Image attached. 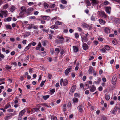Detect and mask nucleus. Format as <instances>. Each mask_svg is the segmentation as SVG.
<instances>
[{"mask_svg":"<svg viewBox=\"0 0 120 120\" xmlns=\"http://www.w3.org/2000/svg\"><path fill=\"white\" fill-rule=\"evenodd\" d=\"M12 18L11 17H9L8 18L6 19V20L7 21L9 22L11 20Z\"/></svg>","mask_w":120,"mask_h":120,"instance_id":"53","label":"nucleus"},{"mask_svg":"<svg viewBox=\"0 0 120 120\" xmlns=\"http://www.w3.org/2000/svg\"><path fill=\"white\" fill-rule=\"evenodd\" d=\"M56 5L55 4H51L49 6V8H53L55 7Z\"/></svg>","mask_w":120,"mask_h":120,"instance_id":"40","label":"nucleus"},{"mask_svg":"<svg viewBox=\"0 0 120 120\" xmlns=\"http://www.w3.org/2000/svg\"><path fill=\"white\" fill-rule=\"evenodd\" d=\"M109 4V2L107 1H105L104 3V4L105 5H107Z\"/></svg>","mask_w":120,"mask_h":120,"instance_id":"59","label":"nucleus"},{"mask_svg":"<svg viewBox=\"0 0 120 120\" xmlns=\"http://www.w3.org/2000/svg\"><path fill=\"white\" fill-rule=\"evenodd\" d=\"M49 95H47L43 96V98L45 100H46L48 98H49Z\"/></svg>","mask_w":120,"mask_h":120,"instance_id":"34","label":"nucleus"},{"mask_svg":"<svg viewBox=\"0 0 120 120\" xmlns=\"http://www.w3.org/2000/svg\"><path fill=\"white\" fill-rule=\"evenodd\" d=\"M75 37L76 38H78L79 37V35L77 33H75Z\"/></svg>","mask_w":120,"mask_h":120,"instance_id":"55","label":"nucleus"},{"mask_svg":"<svg viewBox=\"0 0 120 120\" xmlns=\"http://www.w3.org/2000/svg\"><path fill=\"white\" fill-rule=\"evenodd\" d=\"M48 61L51 62L52 60V59L50 57H49L47 59Z\"/></svg>","mask_w":120,"mask_h":120,"instance_id":"60","label":"nucleus"},{"mask_svg":"<svg viewBox=\"0 0 120 120\" xmlns=\"http://www.w3.org/2000/svg\"><path fill=\"white\" fill-rule=\"evenodd\" d=\"M15 7L14 6H12L10 8V10L11 12L15 10Z\"/></svg>","mask_w":120,"mask_h":120,"instance_id":"27","label":"nucleus"},{"mask_svg":"<svg viewBox=\"0 0 120 120\" xmlns=\"http://www.w3.org/2000/svg\"><path fill=\"white\" fill-rule=\"evenodd\" d=\"M73 51L75 52H77L79 51L78 48L75 46H73Z\"/></svg>","mask_w":120,"mask_h":120,"instance_id":"20","label":"nucleus"},{"mask_svg":"<svg viewBox=\"0 0 120 120\" xmlns=\"http://www.w3.org/2000/svg\"><path fill=\"white\" fill-rule=\"evenodd\" d=\"M82 47L83 49L85 50H87L88 48L87 45L85 43H83V44Z\"/></svg>","mask_w":120,"mask_h":120,"instance_id":"12","label":"nucleus"},{"mask_svg":"<svg viewBox=\"0 0 120 120\" xmlns=\"http://www.w3.org/2000/svg\"><path fill=\"white\" fill-rule=\"evenodd\" d=\"M73 101L74 103H75L78 101V99L77 98H74L73 99Z\"/></svg>","mask_w":120,"mask_h":120,"instance_id":"33","label":"nucleus"},{"mask_svg":"<svg viewBox=\"0 0 120 120\" xmlns=\"http://www.w3.org/2000/svg\"><path fill=\"white\" fill-rule=\"evenodd\" d=\"M29 120H36V119L34 117H29Z\"/></svg>","mask_w":120,"mask_h":120,"instance_id":"63","label":"nucleus"},{"mask_svg":"<svg viewBox=\"0 0 120 120\" xmlns=\"http://www.w3.org/2000/svg\"><path fill=\"white\" fill-rule=\"evenodd\" d=\"M59 38L61 39L62 40H61V43H64L63 41L64 40V38L62 37H59Z\"/></svg>","mask_w":120,"mask_h":120,"instance_id":"54","label":"nucleus"},{"mask_svg":"<svg viewBox=\"0 0 120 120\" xmlns=\"http://www.w3.org/2000/svg\"><path fill=\"white\" fill-rule=\"evenodd\" d=\"M42 18L44 19L47 20H48L50 19V17L49 16H43Z\"/></svg>","mask_w":120,"mask_h":120,"instance_id":"19","label":"nucleus"},{"mask_svg":"<svg viewBox=\"0 0 120 120\" xmlns=\"http://www.w3.org/2000/svg\"><path fill=\"white\" fill-rule=\"evenodd\" d=\"M112 42L113 44L115 45H116L117 43V41L116 39L113 40Z\"/></svg>","mask_w":120,"mask_h":120,"instance_id":"44","label":"nucleus"},{"mask_svg":"<svg viewBox=\"0 0 120 120\" xmlns=\"http://www.w3.org/2000/svg\"><path fill=\"white\" fill-rule=\"evenodd\" d=\"M71 106V103L70 102H69L67 105V106L68 107H70Z\"/></svg>","mask_w":120,"mask_h":120,"instance_id":"62","label":"nucleus"},{"mask_svg":"<svg viewBox=\"0 0 120 120\" xmlns=\"http://www.w3.org/2000/svg\"><path fill=\"white\" fill-rule=\"evenodd\" d=\"M0 57L2 59H4L5 57L4 55L0 53Z\"/></svg>","mask_w":120,"mask_h":120,"instance_id":"61","label":"nucleus"},{"mask_svg":"<svg viewBox=\"0 0 120 120\" xmlns=\"http://www.w3.org/2000/svg\"><path fill=\"white\" fill-rule=\"evenodd\" d=\"M11 105L8 103L5 106L4 108L5 109H7L8 108H11Z\"/></svg>","mask_w":120,"mask_h":120,"instance_id":"32","label":"nucleus"},{"mask_svg":"<svg viewBox=\"0 0 120 120\" xmlns=\"http://www.w3.org/2000/svg\"><path fill=\"white\" fill-rule=\"evenodd\" d=\"M89 35L87 33V34H85V35L81 36L82 41V42H86L88 41V38L87 37Z\"/></svg>","mask_w":120,"mask_h":120,"instance_id":"2","label":"nucleus"},{"mask_svg":"<svg viewBox=\"0 0 120 120\" xmlns=\"http://www.w3.org/2000/svg\"><path fill=\"white\" fill-rule=\"evenodd\" d=\"M68 29H65L63 31L64 33H66L68 32Z\"/></svg>","mask_w":120,"mask_h":120,"instance_id":"57","label":"nucleus"},{"mask_svg":"<svg viewBox=\"0 0 120 120\" xmlns=\"http://www.w3.org/2000/svg\"><path fill=\"white\" fill-rule=\"evenodd\" d=\"M48 42V41L46 40H45L42 41V45L44 46L46 45V44Z\"/></svg>","mask_w":120,"mask_h":120,"instance_id":"30","label":"nucleus"},{"mask_svg":"<svg viewBox=\"0 0 120 120\" xmlns=\"http://www.w3.org/2000/svg\"><path fill=\"white\" fill-rule=\"evenodd\" d=\"M45 81V80L44 81H42L41 83H40V86L41 87H42L43 86L44 83Z\"/></svg>","mask_w":120,"mask_h":120,"instance_id":"48","label":"nucleus"},{"mask_svg":"<svg viewBox=\"0 0 120 120\" xmlns=\"http://www.w3.org/2000/svg\"><path fill=\"white\" fill-rule=\"evenodd\" d=\"M55 51L56 52V53L58 54L60 52V50L59 49L56 48L55 49Z\"/></svg>","mask_w":120,"mask_h":120,"instance_id":"43","label":"nucleus"},{"mask_svg":"<svg viewBox=\"0 0 120 120\" xmlns=\"http://www.w3.org/2000/svg\"><path fill=\"white\" fill-rule=\"evenodd\" d=\"M50 28L55 30L58 28V26H56L55 25H53L50 27Z\"/></svg>","mask_w":120,"mask_h":120,"instance_id":"29","label":"nucleus"},{"mask_svg":"<svg viewBox=\"0 0 120 120\" xmlns=\"http://www.w3.org/2000/svg\"><path fill=\"white\" fill-rule=\"evenodd\" d=\"M66 41L67 42H69L70 40V38H66L65 39Z\"/></svg>","mask_w":120,"mask_h":120,"instance_id":"49","label":"nucleus"},{"mask_svg":"<svg viewBox=\"0 0 120 120\" xmlns=\"http://www.w3.org/2000/svg\"><path fill=\"white\" fill-rule=\"evenodd\" d=\"M26 111V110L25 109L22 110L19 114V117H21L24 114Z\"/></svg>","mask_w":120,"mask_h":120,"instance_id":"13","label":"nucleus"},{"mask_svg":"<svg viewBox=\"0 0 120 120\" xmlns=\"http://www.w3.org/2000/svg\"><path fill=\"white\" fill-rule=\"evenodd\" d=\"M91 20L93 21H95V18L94 16L93 15H92L90 18Z\"/></svg>","mask_w":120,"mask_h":120,"instance_id":"39","label":"nucleus"},{"mask_svg":"<svg viewBox=\"0 0 120 120\" xmlns=\"http://www.w3.org/2000/svg\"><path fill=\"white\" fill-rule=\"evenodd\" d=\"M92 3L93 5H95L96 4H97L98 3V0H91Z\"/></svg>","mask_w":120,"mask_h":120,"instance_id":"21","label":"nucleus"},{"mask_svg":"<svg viewBox=\"0 0 120 120\" xmlns=\"http://www.w3.org/2000/svg\"><path fill=\"white\" fill-rule=\"evenodd\" d=\"M105 49L107 50H109L110 49V48L108 45H106L105 47Z\"/></svg>","mask_w":120,"mask_h":120,"instance_id":"42","label":"nucleus"},{"mask_svg":"<svg viewBox=\"0 0 120 120\" xmlns=\"http://www.w3.org/2000/svg\"><path fill=\"white\" fill-rule=\"evenodd\" d=\"M34 10V9L32 8H28L26 10V12L28 14H30L31 12Z\"/></svg>","mask_w":120,"mask_h":120,"instance_id":"10","label":"nucleus"},{"mask_svg":"<svg viewBox=\"0 0 120 120\" xmlns=\"http://www.w3.org/2000/svg\"><path fill=\"white\" fill-rule=\"evenodd\" d=\"M76 86L75 85H73L72 86L71 90L70 92H71V93H73L75 90L76 89Z\"/></svg>","mask_w":120,"mask_h":120,"instance_id":"14","label":"nucleus"},{"mask_svg":"<svg viewBox=\"0 0 120 120\" xmlns=\"http://www.w3.org/2000/svg\"><path fill=\"white\" fill-rule=\"evenodd\" d=\"M99 22L100 24L103 25L105 23V21L103 20L100 19L99 20Z\"/></svg>","mask_w":120,"mask_h":120,"instance_id":"16","label":"nucleus"},{"mask_svg":"<svg viewBox=\"0 0 120 120\" xmlns=\"http://www.w3.org/2000/svg\"><path fill=\"white\" fill-rule=\"evenodd\" d=\"M30 33L28 32H27L25 33L24 35L22 36H23L24 38H26L28 37L30 35Z\"/></svg>","mask_w":120,"mask_h":120,"instance_id":"26","label":"nucleus"},{"mask_svg":"<svg viewBox=\"0 0 120 120\" xmlns=\"http://www.w3.org/2000/svg\"><path fill=\"white\" fill-rule=\"evenodd\" d=\"M63 23L61 22L57 21L55 22L56 25L58 26L59 25H62L63 24Z\"/></svg>","mask_w":120,"mask_h":120,"instance_id":"18","label":"nucleus"},{"mask_svg":"<svg viewBox=\"0 0 120 120\" xmlns=\"http://www.w3.org/2000/svg\"><path fill=\"white\" fill-rule=\"evenodd\" d=\"M86 4L88 6H90L91 5L90 2L88 0H85V1Z\"/></svg>","mask_w":120,"mask_h":120,"instance_id":"31","label":"nucleus"},{"mask_svg":"<svg viewBox=\"0 0 120 120\" xmlns=\"http://www.w3.org/2000/svg\"><path fill=\"white\" fill-rule=\"evenodd\" d=\"M8 7V4H6L4 5L3 6V8L4 9H6Z\"/></svg>","mask_w":120,"mask_h":120,"instance_id":"47","label":"nucleus"},{"mask_svg":"<svg viewBox=\"0 0 120 120\" xmlns=\"http://www.w3.org/2000/svg\"><path fill=\"white\" fill-rule=\"evenodd\" d=\"M72 67L71 66L68 67L67 69L65 71V73L66 75H68L69 73L71 71L72 68Z\"/></svg>","mask_w":120,"mask_h":120,"instance_id":"4","label":"nucleus"},{"mask_svg":"<svg viewBox=\"0 0 120 120\" xmlns=\"http://www.w3.org/2000/svg\"><path fill=\"white\" fill-rule=\"evenodd\" d=\"M11 67V66L10 67L8 65H6L5 66V68L8 69H10Z\"/></svg>","mask_w":120,"mask_h":120,"instance_id":"51","label":"nucleus"},{"mask_svg":"<svg viewBox=\"0 0 120 120\" xmlns=\"http://www.w3.org/2000/svg\"><path fill=\"white\" fill-rule=\"evenodd\" d=\"M118 109V108L116 106L113 109L112 112V113L114 114L115 113V112L117 111Z\"/></svg>","mask_w":120,"mask_h":120,"instance_id":"17","label":"nucleus"},{"mask_svg":"<svg viewBox=\"0 0 120 120\" xmlns=\"http://www.w3.org/2000/svg\"><path fill=\"white\" fill-rule=\"evenodd\" d=\"M44 6L45 9H47L49 6V5L47 3H45L44 4Z\"/></svg>","mask_w":120,"mask_h":120,"instance_id":"38","label":"nucleus"},{"mask_svg":"<svg viewBox=\"0 0 120 120\" xmlns=\"http://www.w3.org/2000/svg\"><path fill=\"white\" fill-rule=\"evenodd\" d=\"M60 6L61 9H64L65 8V6L61 4H60Z\"/></svg>","mask_w":120,"mask_h":120,"instance_id":"58","label":"nucleus"},{"mask_svg":"<svg viewBox=\"0 0 120 120\" xmlns=\"http://www.w3.org/2000/svg\"><path fill=\"white\" fill-rule=\"evenodd\" d=\"M82 26L84 27H88V25L85 23H84L82 24Z\"/></svg>","mask_w":120,"mask_h":120,"instance_id":"41","label":"nucleus"},{"mask_svg":"<svg viewBox=\"0 0 120 120\" xmlns=\"http://www.w3.org/2000/svg\"><path fill=\"white\" fill-rule=\"evenodd\" d=\"M98 81H95L94 82L95 83L97 84H98L101 80V79L98 77Z\"/></svg>","mask_w":120,"mask_h":120,"instance_id":"28","label":"nucleus"},{"mask_svg":"<svg viewBox=\"0 0 120 120\" xmlns=\"http://www.w3.org/2000/svg\"><path fill=\"white\" fill-rule=\"evenodd\" d=\"M34 26L33 24H27V29L28 30H30L32 29L33 27V26Z\"/></svg>","mask_w":120,"mask_h":120,"instance_id":"23","label":"nucleus"},{"mask_svg":"<svg viewBox=\"0 0 120 120\" xmlns=\"http://www.w3.org/2000/svg\"><path fill=\"white\" fill-rule=\"evenodd\" d=\"M105 31L106 33H110V30L108 28H105Z\"/></svg>","mask_w":120,"mask_h":120,"instance_id":"25","label":"nucleus"},{"mask_svg":"<svg viewBox=\"0 0 120 120\" xmlns=\"http://www.w3.org/2000/svg\"><path fill=\"white\" fill-rule=\"evenodd\" d=\"M58 18H59V17L57 16H55L54 18H52L51 20L52 21H53L54 20H56Z\"/></svg>","mask_w":120,"mask_h":120,"instance_id":"45","label":"nucleus"},{"mask_svg":"<svg viewBox=\"0 0 120 120\" xmlns=\"http://www.w3.org/2000/svg\"><path fill=\"white\" fill-rule=\"evenodd\" d=\"M99 12V15L100 16L104 18H105L107 17L106 15H105V12L102 11H98Z\"/></svg>","mask_w":120,"mask_h":120,"instance_id":"6","label":"nucleus"},{"mask_svg":"<svg viewBox=\"0 0 120 120\" xmlns=\"http://www.w3.org/2000/svg\"><path fill=\"white\" fill-rule=\"evenodd\" d=\"M90 90L91 92H93L96 90V87L94 85L90 86Z\"/></svg>","mask_w":120,"mask_h":120,"instance_id":"11","label":"nucleus"},{"mask_svg":"<svg viewBox=\"0 0 120 120\" xmlns=\"http://www.w3.org/2000/svg\"><path fill=\"white\" fill-rule=\"evenodd\" d=\"M89 87V86L87 84H85L84 85L83 89L85 90L87 89Z\"/></svg>","mask_w":120,"mask_h":120,"instance_id":"37","label":"nucleus"},{"mask_svg":"<svg viewBox=\"0 0 120 120\" xmlns=\"http://www.w3.org/2000/svg\"><path fill=\"white\" fill-rule=\"evenodd\" d=\"M94 71L93 68L92 66H90L89 67L88 72L89 74H92Z\"/></svg>","mask_w":120,"mask_h":120,"instance_id":"8","label":"nucleus"},{"mask_svg":"<svg viewBox=\"0 0 120 120\" xmlns=\"http://www.w3.org/2000/svg\"><path fill=\"white\" fill-rule=\"evenodd\" d=\"M15 112L16 111H14V113H11L8 114L7 116L4 117V119L5 120H8L10 119L11 117L16 114Z\"/></svg>","mask_w":120,"mask_h":120,"instance_id":"1","label":"nucleus"},{"mask_svg":"<svg viewBox=\"0 0 120 120\" xmlns=\"http://www.w3.org/2000/svg\"><path fill=\"white\" fill-rule=\"evenodd\" d=\"M7 111L9 112H12L13 111V109H8Z\"/></svg>","mask_w":120,"mask_h":120,"instance_id":"56","label":"nucleus"},{"mask_svg":"<svg viewBox=\"0 0 120 120\" xmlns=\"http://www.w3.org/2000/svg\"><path fill=\"white\" fill-rule=\"evenodd\" d=\"M74 96L75 97L79 98L80 96L79 94L77 93H75L74 94Z\"/></svg>","mask_w":120,"mask_h":120,"instance_id":"50","label":"nucleus"},{"mask_svg":"<svg viewBox=\"0 0 120 120\" xmlns=\"http://www.w3.org/2000/svg\"><path fill=\"white\" fill-rule=\"evenodd\" d=\"M68 82V81L67 79H65L64 81L63 79H61L60 82V84L61 86H62V85L63 86H66Z\"/></svg>","mask_w":120,"mask_h":120,"instance_id":"3","label":"nucleus"},{"mask_svg":"<svg viewBox=\"0 0 120 120\" xmlns=\"http://www.w3.org/2000/svg\"><path fill=\"white\" fill-rule=\"evenodd\" d=\"M61 2L64 4H66L67 3V2L66 1L64 0H63L61 1Z\"/></svg>","mask_w":120,"mask_h":120,"instance_id":"52","label":"nucleus"},{"mask_svg":"<svg viewBox=\"0 0 120 120\" xmlns=\"http://www.w3.org/2000/svg\"><path fill=\"white\" fill-rule=\"evenodd\" d=\"M4 78H0V85L4 84Z\"/></svg>","mask_w":120,"mask_h":120,"instance_id":"22","label":"nucleus"},{"mask_svg":"<svg viewBox=\"0 0 120 120\" xmlns=\"http://www.w3.org/2000/svg\"><path fill=\"white\" fill-rule=\"evenodd\" d=\"M0 13L3 15H4L5 17L7 16L8 12L6 11H0Z\"/></svg>","mask_w":120,"mask_h":120,"instance_id":"9","label":"nucleus"},{"mask_svg":"<svg viewBox=\"0 0 120 120\" xmlns=\"http://www.w3.org/2000/svg\"><path fill=\"white\" fill-rule=\"evenodd\" d=\"M52 120H57V118L56 117L53 116L51 118Z\"/></svg>","mask_w":120,"mask_h":120,"instance_id":"64","label":"nucleus"},{"mask_svg":"<svg viewBox=\"0 0 120 120\" xmlns=\"http://www.w3.org/2000/svg\"><path fill=\"white\" fill-rule=\"evenodd\" d=\"M20 11L21 12L19 14L22 13H23V14H24V13L26 12V11L25 7L24 6H22L21 7L20 9Z\"/></svg>","mask_w":120,"mask_h":120,"instance_id":"7","label":"nucleus"},{"mask_svg":"<svg viewBox=\"0 0 120 120\" xmlns=\"http://www.w3.org/2000/svg\"><path fill=\"white\" fill-rule=\"evenodd\" d=\"M110 10L111 8L110 7H106L105 8V11L108 14H110Z\"/></svg>","mask_w":120,"mask_h":120,"instance_id":"15","label":"nucleus"},{"mask_svg":"<svg viewBox=\"0 0 120 120\" xmlns=\"http://www.w3.org/2000/svg\"><path fill=\"white\" fill-rule=\"evenodd\" d=\"M78 108L79 112H82V107L81 106H79L78 107Z\"/></svg>","mask_w":120,"mask_h":120,"instance_id":"35","label":"nucleus"},{"mask_svg":"<svg viewBox=\"0 0 120 120\" xmlns=\"http://www.w3.org/2000/svg\"><path fill=\"white\" fill-rule=\"evenodd\" d=\"M5 27L6 29H12L11 26L10 25H5Z\"/></svg>","mask_w":120,"mask_h":120,"instance_id":"36","label":"nucleus"},{"mask_svg":"<svg viewBox=\"0 0 120 120\" xmlns=\"http://www.w3.org/2000/svg\"><path fill=\"white\" fill-rule=\"evenodd\" d=\"M55 89H53L51 90L50 91V94H53L55 92Z\"/></svg>","mask_w":120,"mask_h":120,"instance_id":"46","label":"nucleus"},{"mask_svg":"<svg viewBox=\"0 0 120 120\" xmlns=\"http://www.w3.org/2000/svg\"><path fill=\"white\" fill-rule=\"evenodd\" d=\"M105 98L107 101L109 100L110 99V97L109 95L106 94L105 95Z\"/></svg>","mask_w":120,"mask_h":120,"instance_id":"24","label":"nucleus"},{"mask_svg":"<svg viewBox=\"0 0 120 120\" xmlns=\"http://www.w3.org/2000/svg\"><path fill=\"white\" fill-rule=\"evenodd\" d=\"M117 76L116 75H114L112 78V82L113 84H115L116 82Z\"/></svg>","mask_w":120,"mask_h":120,"instance_id":"5","label":"nucleus"}]
</instances>
